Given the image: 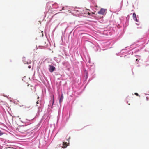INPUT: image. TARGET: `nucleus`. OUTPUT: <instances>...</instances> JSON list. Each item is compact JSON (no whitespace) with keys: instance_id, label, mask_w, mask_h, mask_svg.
<instances>
[{"instance_id":"obj_2","label":"nucleus","mask_w":149,"mask_h":149,"mask_svg":"<svg viewBox=\"0 0 149 149\" xmlns=\"http://www.w3.org/2000/svg\"><path fill=\"white\" fill-rule=\"evenodd\" d=\"M49 71L51 72H52L56 69V68L55 67L52 65H49Z\"/></svg>"},{"instance_id":"obj_7","label":"nucleus","mask_w":149,"mask_h":149,"mask_svg":"<svg viewBox=\"0 0 149 149\" xmlns=\"http://www.w3.org/2000/svg\"><path fill=\"white\" fill-rule=\"evenodd\" d=\"M26 108H31V105H28L26 106Z\"/></svg>"},{"instance_id":"obj_4","label":"nucleus","mask_w":149,"mask_h":149,"mask_svg":"<svg viewBox=\"0 0 149 149\" xmlns=\"http://www.w3.org/2000/svg\"><path fill=\"white\" fill-rule=\"evenodd\" d=\"M106 10L103 8H101L100 10L98 12V13L100 14L103 15L104 14Z\"/></svg>"},{"instance_id":"obj_9","label":"nucleus","mask_w":149,"mask_h":149,"mask_svg":"<svg viewBox=\"0 0 149 149\" xmlns=\"http://www.w3.org/2000/svg\"><path fill=\"white\" fill-rule=\"evenodd\" d=\"M3 134V133L1 130H0V136L2 135Z\"/></svg>"},{"instance_id":"obj_13","label":"nucleus","mask_w":149,"mask_h":149,"mask_svg":"<svg viewBox=\"0 0 149 149\" xmlns=\"http://www.w3.org/2000/svg\"><path fill=\"white\" fill-rule=\"evenodd\" d=\"M42 36H43V34L42 33V32H43V31H42Z\"/></svg>"},{"instance_id":"obj_14","label":"nucleus","mask_w":149,"mask_h":149,"mask_svg":"<svg viewBox=\"0 0 149 149\" xmlns=\"http://www.w3.org/2000/svg\"><path fill=\"white\" fill-rule=\"evenodd\" d=\"M39 97H38V99H39Z\"/></svg>"},{"instance_id":"obj_6","label":"nucleus","mask_w":149,"mask_h":149,"mask_svg":"<svg viewBox=\"0 0 149 149\" xmlns=\"http://www.w3.org/2000/svg\"><path fill=\"white\" fill-rule=\"evenodd\" d=\"M63 94H62L61 95V97L60 99L59 102H60V103H61V102H62L63 99Z\"/></svg>"},{"instance_id":"obj_1","label":"nucleus","mask_w":149,"mask_h":149,"mask_svg":"<svg viewBox=\"0 0 149 149\" xmlns=\"http://www.w3.org/2000/svg\"><path fill=\"white\" fill-rule=\"evenodd\" d=\"M18 129L19 132L24 133L29 130V128L26 125H22L20 126Z\"/></svg>"},{"instance_id":"obj_3","label":"nucleus","mask_w":149,"mask_h":149,"mask_svg":"<svg viewBox=\"0 0 149 149\" xmlns=\"http://www.w3.org/2000/svg\"><path fill=\"white\" fill-rule=\"evenodd\" d=\"M29 91L30 93H33L34 91H35V87L32 86L31 85L30 88L29 87L28 88Z\"/></svg>"},{"instance_id":"obj_10","label":"nucleus","mask_w":149,"mask_h":149,"mask_svg":"<svg viewBox=\"0 0 149 149\" xmlns=\"http://www.w3.org/2000/svg\"><path fill=\"white\" fill-rule=\"evenodd\" d=\"M134 94L136 96H139V95L137 93H135Z\"/></svg>"},{"instance_id":"obj_11","label":"nucleus","mask_w":149,"mask_h":149,"mask_svg":"<svg viewBox=\"0 0 149 149\" xmlns=\"http://www.w3.org/2000/svg\"><path fill=\"white\" fill-rule=\"evenodd\" d=\"M40 101H37L36 102L37 104H39L40 103Z\"/></svg>"},{"instance_id":"obj_17","label":"nucleus","mask_w":149,"mask_h":149,"mask_svg":"<svg viewBox=\"0 0 149 149\" xmlns=\"http://www.w3.org/2000/svg\"><path fill=\"white\" fill-rule=\"evenodd\" d=\"M28 87H29V85H28Z\"/></svg>"},{"instance_id":"obj_8","label":"nucleus","mask_w":149,"mask_h":149,"mask_svg":"<svg viewBox=\"0 0 149 149\" xmlns=\"http://www.w3.org/2000/svg\"><path fill=\"white\" fill-rule=\"evenodd\" d=\"M51 3V2H48L47 4V6H49V4Z\"/></svg>"},{"instance_id":"obj_5","label":"nucleus","mask_w":149,"mask_h":149,"mask_svg":"<svg viewBox=\"0 0 149 149\" xmlns=\"http://www.w3.org/2000/svg\"><path fill=\"white\" fill-rule=\"evenodd\" d=\"M133 19L136 22H138L137 19L136 18V15L135 13L134 12L133 14Z\"/></svg>"},{"instance_id":"obj_16","label":"nucleus","mask_w":149,"mask_h":149,"mask_svg":"<svg viewBox=\"0 0 149 149\" xmlns=\"http://www.w3.org/2000/svg\"><path fill=\"white\" fill-rule=\"evenodd\" d=\"M88 14H90V13H88Z\"/></svg>"},{"instance_id":"obj_12","label":"nucleus","mask_w":149,"mask_h":149,"mask_svg":"<svg viewBox=\"0 0 149 149\" xmlns=\"http://www.w3.org/2000/svg\"><path fill=\"white\" fill-rule=\"evenodd\" d=\"M54 99L53 98V104H52L53 105V104H54Z\"/></svg>"},{"instance_id":"obj_15","label":"nucleus","mask_w":149,"mask_h":149,"mask_svg":"<svg viewBox=\"0 0 149 149\" xmlns=\"http://www.w3.org/2000/svg\"><path fill=\"white\" fill-rule=\"evenodd\" d=\"M63 8H64V7H63V8H62V9H63Z\"/></svg>"}]
</instances>
